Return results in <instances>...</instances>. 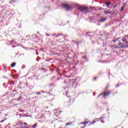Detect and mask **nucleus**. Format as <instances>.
<instances>
[{
    "label": "nucleus",
    "mask_w": 128,
    "mask_h": 128,
    "mask_svg": "<svg viewBox=\"0 0 128 128\" xmlns=\"http://www.w3.org/2000/svg\"><path fill=\"white\" fill-rule=\"evenodd\" d=\"M115 94H116V91H114V90L108 91L106 92L100 94L98 96V98H100V96H110V94H112V96H114Z\"/></svg>",
    "instance_id": "f257e3e1"
},
{
    "label": "nucleus",
    "mask_w": 128,
    "mask_h": 128,
    "mask_svg": "<svg viewBox=\"0 0 128 128\" xmlns=\"http://www.w3.org/2000/svg\"><path fill=\"white\" fill-rule=\"evenodd\" d=\"M78 10H80V12H82L84 14H88V6H81L79 7Z\"/></svg>",
    "instance_id": "f03ea898"
},
{
    "label": "nucleus",
    "mask_w": 128,
    "mask_h": 128,
    "mask_svg": "<svg viewBox=\"0 0 128 128\" xmlns=\"http://www.w3.org/2000/svg\"><path fill=\"white\" fill-rule=\"evenodd\" d=\"M62 6L66 10H72V6L66 3L64 4Z\"/></svg>",
    "instance_id": "7ed1b4c3"
},
{
    "label": "nucleus",
    "mask_w": 128,
    "mask_h": 128,
    "mask_svg": "<svg viewBox=\"0 0 128 128\" xmlns=\"http://www.w3.org/2000/svg\"><path fill=\"white\" fill-rule=\"evenodd\" d=\"M118 46H120V48H128V46H124V43L122 42H120V43H118Z\"/></svg>",
    "instance_id": "20e7f679"
},
{
    "label": "nucleus",
    "mask_w": 128,
    "mask_h": 128,
    "mask_svg": "<svg viewBox=\"0 0 128 128\" xmlns=\"http://www.w3.org/2000/svg\"><path fill=\"white\" fill-rule=\"evenodd\" d=\"M62 112V111L57 110L56 112H54V115L56 116H60V115Z\"/></svg>",
    "instance_id": "39448f33"
},
{
    "label": "nucleus",
    "mask_w": 128,
    "mask_h": 128,
    "mask_svg": "<svg viewBox=\"0 0 128 128\" xmlns=\"http://www.w3.org/2000/svg\"><path fill=\"white\" fill-rule=\"evenodd\" d=\"M72 104H74V102L72 100H70V101L68 102V106H72Z\"/></svg>",
    "instance_id": "423d86ee"
},
{
    "label": "nucleus",
    "mask_w": 128,
    "mask_h": 128,
    "mask_svg": "<svg viewBox=\"0 0 128 128\" xmlns=\"http://www.w3.org/2000/svg\"><path fill=\"white\" fill-rule=\"evenodd\" d=\"M112 14V12H108L106 10L104 11V14Z\"/></svg>",
    "instance_id": "0eeeda50"
},
{
    "label": "nucleus",
    "mask_w": 128,
    "mask_h": 128,
    "mask_svg": "<svg viewBox=\"0 0 128 128\" xmlns=\"http://www.w3.org/2000/svg\"><path fill=\"white\" fill-rule=\"evenodd\" d=\"M72 122H68L66 124V126H72Z\"/></svg>",
    "instance_id": "6e6552de"
},
{
    "label": "nucleus",
    "mask_w": 128,
    "mask_h": 128,
    "mask_svg": "<svg viewBox=\"0 0 128 128\" xmlns=\"http://www.w3.org/2000/svg\"><path fill=\"white\" fill-rule=\"evenodd\" d=\"M112 48H120V47L116 45H113Z\"/></svg>",
    "instance_id": "1a4fd4ad"
},
{
    "label": "nucleus",
    "mask_w": 128,
    "mask_h": 128,
    "mask_svg": "<svg viewBox=\"0 0 128 128\" xmlns=\"http://www.w3.org/2000/svg\"><path fill=\"white\" fill-rule=\"evenodd\" d=\"M105 4H106V6H110V2H108V1H106V2H105Z\"/></svg>",
    "instance_id": "9d476101"
},
{
    "label": "nucleus",
    "mask_w": 128,
    "mask_h": 128,
    "mask_svg": "<svg viewBox=\"0 0 128 128\" xmlns=\"http://www.w3.org/2000/svg\"><path fill=\"white\" fill-rule=\"evenodd\" d=\"M96 122H98V120H97V121L93 120L90 122V124H96Z\"/></svg>",
    "instance_id": "9b49d317"
},
{
    "label": "nucleus",
    "mask_w": 128,
    "mask_h": 128,
    "mask_svg": "<svg viewBox=\"0 0 128 128\" xmlns=\"http://www.w3.org/2000/svg\"><path fill=\"white\" fill-rule=\"evenodd\" d=\"M16 62H13L12 64H11V67L12 68H14L16 66Z\"/></svg>",
    "instance_id": "f8f14e48"
},
{
    "label": "nucleus",
    "mask_w": 128,
    "mask_h": 128,
    "mask_svg": "<svg viewBox=\"0 0 128 128\" xmlns=\"http://www.w3.org/2000/svg\"><path fill=\"white\" fill-rule=\"evenodd\" d=\"M88 122H90V120L88 121H88H86V122H84V126H86V124H88Z\"/></svg>",
    "instance_id": "ddd939ff"
},
{
    "label": "nucleus",
    "mask_w": 128,
    "mask_h": 128,
    "mask_svg": "<svg viewBox=\"0 0 128 128\" xmlns=\"http://www.w3.org/2000/svg\"><path fill=\"white\" fill-rule=\"evenodd\" d=\"M36 126H38V124L36 123L35 124H34L33 126H32V128H36Z\"/></svg>",
    "instance_id": "4468645a"
},
{
    "label": "nucleus",
    "mask_w": 128,
    "mask_h": 128,
    "mask_svg": "<svg viewBox=\"0 0 128 128\" xmlns=\"http://www.w3.org/2000/svg\"><path fill=\"white\" fill-rule=\"evenodd\" d=\"M105 20H106V18H103L101 19L102 22H105Z\"/></svg>",
    "instance_id": "2eb2a0df"
},
{
    "label": "nucleus",
    "mask_w": 128,
    "mask_h": 128,
    "mask_svg": "<svg viewBox=\"0 0 128 128\" xmlns=\"http://www.w3.org/2000/svg\"><path fill=\"white\" fill-rule=\"evenodd\" d=\"M124 10V6L121 7V12H122Z\"/></svg>",
    "instance_id": "dca6fc26"
},
{
    "label": "nucleus",
    "mask_w": 128,
    "mask_h": 128,
    "mask_svg": "<svg viewBox=\"0 0 128 128\" xmlns=\"http://www.w3.org/2000/svg\"><path fill=\"white\" fill-rule=\"evenodd\" d=\"M122 42H126V38H123L122 40Z\"/></svg>",
    "instance_id": "f3484780"
},
{
    "label": "nucleus",
    "mask_w": 128,
    "mask_h": 128,
    "mask_svg": "<svg viewBox=\"0 0 128 128\" xmlns=\"http://www.w3.org/2000/svg\"><path fill=\"white\" fill-rule=\"evenodd\" d=\"M56 72H58V74H60V68H57V69H56Z\"/></svg>",
    "instance_id": "a211bd4d"
},
{
    "label": "nucleus",
    "mask_w": 128,
    "mask_h": 128,
    "mask_svg": "<svg viewBox=\"0 0 128 128\" xmlns=\"http://www.w3.org/2000/svg\"><path fill=\"white\" fill-rule=\"evenodd\" d=\"M103 118H104V117H101V118H99L96 119V120H103Z\"/></svg>",
    "instance_id": "6ab92c4d"
},
{
    "label": "nucleus",
    "mask_w": 128,
    "mask_h": 128,
    "mask_svg": "<svg viewBox=\"0 0 128 128\" xmlns=\"http://www.w3.org/2000/svg\"><path fill=\"white\" fill-rule=\"evenodd\" d=\"M5 120H6V119H4V120H1V121L0 122L2 123V122H4Z\"/></svg>",
    "instance_id": "aec40b11"
},
{
    "label": "nucleus",
    "mask_w": 128,
    "mask_h": 128,
    "mask_svg": "<svg viewBox=\"0 0 128 128\" xmlns=\"http://www.w3.org/2000/svg\"><path fill=\"white\" fill-rule=\"evenodd\" d=\"M116 6H118V5H115L113 6L114 8H116Z\"/></svg>",
    "instance_id": "412c9836"
},
{
    "label": "nucleus",
    "mask_w": 128,
    "mask_h": 128,
    "mask_svg": "<svg viewBox=\"0 0 128 128\" xmlns=\"http://www.w3.org/2000/svg\"><path fill=\"white\" fill-rule=\"evenodd\" d=\"M50 86H53L54 85H53L52 84H50Z\"/></svg>",
    "instance_id": "4be33fe9"
},
{
    "label": "nucleus",
    "mask_w": 128,
    "mask_h": 128,
    "mask_svg": "<svg viewBox=\"0 0 128 128\" xmlns=\"http://www.w3.org/2000/svg\"><path fill=\"white\" fill-rule=\"evenodd\" d=\"M24 126H28V123H24Z\"/></svg>",
    "instance_id": "5701e85b"
},
{
    "label": "nucleus",
    "mask_w": 128,
    "mask_h": 128,
    "mask_svg": "<svg viewBox=\"0 0 128 128\" xmlns=\"http://www.w3.org/2000/svg\"><path fill=\"white\" fill-rule=\"evenodd\" d=\"M20 110V112H24V110Z\"/></svg>",
    "instance_id": "b1692460"
},
{
    "label": "nucleus",
    "mask_w": 128,
    "mask_h": 128,
    "mask_svg": "<svg viewBox=\"0 0 128 128\" xmlns=\"http://www.w3.org/2000/svg\"><path fill=\"white\" fill-rule=\"evenodd\" d=\"M94 80H96V77H94Z\"/></svg>",
    "instance_id": "393cba45"
},
{
    "label": "nucleus",
    "mask_w": 128,
    "mask_h": 128,
    "mask_svg": "<svg viewBox=\"0 0 128 128\" xmlns=\"http://www.w3.org/2000/svg\"><path fill=\"white\" fill-rule=\"evenodd\" d=\"M82 58H86V56L83 57Z\"/></svg>",
    "instance_id": "a878e982"
},
{
    "label": "nucleus",
    "mask_w": 128,
    "mask_h": 128,
    "mask_svg": "<svg viewBox=\"0 0 128 128\" xmlns=\"http://www.w3.org/2000/svg\"><path fill=\"white\" fill-rule=\"evenodd\" d=\"M112 42H116V40H113Z\"/></svg>",
    "instance_id": "bb28decb"
},
{
    "label": "nucleus",
    "mask_w": 128,
    "mask_h": 128,
    "mask_svg": "<svg viewBox=\"0 0 128 128\" xmlns=\"http://www.w3.org/2000/svg\"><path fill=\"white\" fill-rule=\"evenodd\" d=\"M103 6H106V5H104V4H103Z\"/></svg>",
    "instance_id": "cd10ccee"
},
{
    "label": "nucleus",
    "mask_w": 128,
    "mask_h": 128,
    "mask_svg": "<svg viewBox=\"0 0 128 128\" xmlns=\"http://www.w3.org/2000/svg\"><path fill=\"white\" fill-rule=\"evenodd\" d=\"M106 90H108V87H106Z\"/></svg>",
    "instance_id": "c85d7f7f"
},
{
    "label": "nucleus",
    "mask_w": 128,
    "mask_h": 128,
    "mask_svg": "<svg viewBox=\"0 0 128 128\" xmlns=\"http://www.w3.org/2000/svg\"><path fill=\"white\" fill-rule=\"evenodd\" d=\"M24 128H28V127H24Z\"/></svg>",
    "instance_id": "c756f323"
},
{
    "label": "nucleus",
    "mask_w": 128,
    "mask_h": 128,
    "mask_svg": "<svg viewBox=\"0 0 128 128\" xmlns=\"http://www.w3.org/2000/svg\"><path fill=\"white\" fill-rule=\"evenodd\" d=\"M82 128H84V126H82Z\"/></svg>",
    "instance_id": "7c9ffc66"
},
{
    "label": "nucleus",
    "mask_w": 128,
    "mask_h": 128,
    "mask_svg": "<svg viewBox=\"0 0 128 128\" xmlns=\"http://www.w3.org/2000/svg\"><path fill=\"white\" fill-rule=\"evenodd\" d=\"M21 124H23V123H22V122H21Z\"/></svg>",
    "instance_id": "2f4dec72"
},
{
    "label": "nucleus",
    "mask_w": 128,
    "mask_h": 128,
    "mask_svg": "<svg viewBox=\"0 0 128 128\" xmlns=\"http://www.w3.org/2000/svg\"><path fill=\"white\" fill-rule=\"evenodd\" d=\"M124 6H126V4H124Z\"/></svg>",
    "instance_id": "473e14b6"
}]
</instances>
